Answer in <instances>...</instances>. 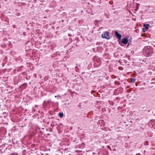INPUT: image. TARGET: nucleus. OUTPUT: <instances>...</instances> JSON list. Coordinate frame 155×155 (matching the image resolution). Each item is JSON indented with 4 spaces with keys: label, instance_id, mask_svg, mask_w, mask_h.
<instances>
[{
    "label": "nucleus",
    "instance_id": "f257e3e1",
    "mask_svg": "<svg viewBox=\"0 0 155 155\" xmlns=\"http://www.w3.org/2000/svg\"><path fill=\"white\" fill-rule=\"evenodd\" d=\"M109 32H105L102 35V37L103 38L106 39H109L110 38V36L109 35Z\"/></svg>",
    "mask_w": 155,
    "mask_h": 155
},
{
    "label": "nucleus",
    "instance_id": "f03ea898",
    "mask_svg": "<svg viewBox=\"0 0 155 155\" xmlns=\"http://www.w3.org/2000/svg\"><path fill=\"white\" fill-rule=\"evenodd\" d=\"M115 34L117 38L119 40H120L121 37V35L119 34L117 31H116Z\"/></svg>",
    "mask_w": 155,
    "mask_h": 155
},
{
    "label": "nucleus",
    "instance_id": "7ed1b4c3",
    "mask_svg": "<svg viewBox=\"0 0 155 155\" xmlns=\"http://www.w3.org/2000/svg\"><path fill=\"white\" fill-rule=\"evenodd\" d=\"M150 26V25L149 24H144L143 26L145 27V28H143V31L144 32L145 31V28L146 29H149V27Z\"/></svg>",
    "mask_w": 155,
    "mask_h": 155
},
{
    "label": "nucleus",
    "instance_id": "20e7f679",
    "mask_svg": "<svg viewBox=\"0 0 155 155\" xmlns=\"http://www.w3.org/2000/svg\"><path fill=\"white\" fill-rule=\"evenodd\" d=\"M122 42L124 44H126L128 43V40L126 38H124L122 40Z\"/></svg>",
    "mask_w": 155,
    "mask_h": 155
},
{
    "label": "nucleus",
    "instance_id": "39448f33",
    "mask_svg": "<svg viewBox=\"0 0 155 155\" xmlns=\"http://www.w3.org/2000/svg\"><path fill=\"white\" fill-rule=\"evenodd\" d=\"M147 49V48L146 47H145L144 49H143V51H145L146 52V53H148V50H147V51L146 50V49Z\"/></svg>",
    "mask_w": 155,
    "mask_h": 155
},
{
    "label": "nucleus",
    "instance_id": "423d86ee",
    "mask_svg": "<svg viewBox=\"0 0 155 155\" xmlns=\"http://www.w3.org/2000/svg\"><path fill=\"white\" fill-rule=\"evenodd\" d=\"M59 116L61 117H62L63 116V114L62 113H59Z\"/></svg>",
    "mask_w": 155,
    "mask_h": 155
},
{
    "label": "nucleus",
    "instance_id": "0eeeda50",
    "mask_svg": "<svg viewBox=\"0 0 155 155\" xmlns=\"http://www.w3.org/2000/svg\"><path fill=\"white\" fill-rule=\"evenodd\" d=\"M135 79L134 78H132L131 79V82H134L135 81Z\"/></svg>",
    "mask_w": 155,
    "mask_h": 155
},
{
    "label": "nucleus",
    "instance_id": "6e6552de",
    "mask_svg": "<svg viewBox=\"0 0 155 155\" xmlns=\"http://www.w3.org/2000/svg\"><path fill=\"white\" fill-rule=\"evenodd\" d=\"M138 7H139V5H137V9H135V10H137V9H138Z\"/></svg>",
    "mask_w": 155,
    "mask_h": 155
},
{
    "label": "nucleus",
    "instance_id": "1a4fd4ad",
    "mask_svg": "<svg viewBox=\"0 0 155 155\" xmlns=\"http://www.w3.org/2000/svg\"><path fill=\"white\" fill-rule=\"evenodd\" d=\"M136 155H140V154H137Z\"/></svg>",
    "mask_w": 155,
    "mask_h": 155
},
{
    "label": "nucleus",
    "instance_id": "9d476101",
    "mask_svg": "<svg viewBox=\"0 0 155 155\" xmlns=\"http://www.w3.org/2000/svg\"><path fill=\"white\" fill-rule=\"evenodd\" d=\"M57 97V96H55V97Z\"/></svg>",
    "mask_w": 155,
    "mask_h": 155
}]
</instances>
